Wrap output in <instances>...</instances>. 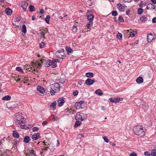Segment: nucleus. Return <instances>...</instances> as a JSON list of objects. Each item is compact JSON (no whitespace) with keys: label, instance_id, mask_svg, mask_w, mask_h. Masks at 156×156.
Listing matches in <instances>:
<instances>
[{"label":"nucleus","instance_id":"nucleus-1","mask_svg":"<svg viewBox=\"0 0 156 156\" xmlns=\"http://www.w3.org/2000/svg\"><path fill=\"white\" fill-rule=\"evenodd\" d=\"M134 133L138 136L142 137L145 135V131L146 130L145 128H143L140 125L135 126L133 129Z\"/></svg>","mask_w":156,"mask_h":156},{"label":"nucleus","instance_id":"nucleus-2","mask_svg":"<svg viewBox=\"0 0 156 156\" xmlns=\"http://www.w3.org/2000/svg\"><path fill=\"white\" fill-rule=\"evenodd\" d=\"M87 117V115L82 113L78 112L76 114L75 119L76 120H80L81 121L83 120Z\"/></svg>","mask_w":156,"mask_h":156},{"label":"nucleus","instance_id":"nucleus-3","mask_svg":"<svg viewBox=\"0 0 156 156\" xmlns=\"http://www.w3.org/2000/svg\"><path fill=\"white\" fill-rule=\"evenodd\" d=\"M64 50L63 49H60L56 51L55 53L56 56L58 58L62 59H63L65 56V54L64 52Z\"/></svg>","mask_w":156,"mask_h":156},{"label":"nucleus","instance_id":"nucleus-4","mask_svg":"<svg viewBox=\"0 0 156 156\" xmlns=\"http://www.w3.org/2000/svg\"><path fill=\"white\" fill-rule=\"evenodd\" d=\"M43 59H42L36 62L33 63L32 65L33 67L36 68H39L42 66V64H43Z\"/></svg>","mask_w":156,"mask_h":156},{"label":"nucleus","instance_id":"nucleus-5","mask_svg":"<svg viewBox=\"0 0 156 156\" xmlns=\"http://www.w3.org/2000/svg\"><path fill=\"white\" fill-rule=\"evenodd\" d=\"M19 124L21 125V128L23 129H27L30 128L29 127L25 125V121L23 118L20 121H19L18 122Z\"/></svg>","mask_w":156,"mask_h":156},{"label":"nucleus","instance_id":"nucleus-6","mask_svg":"<svg viewBox=\"0 0 156 156\" xmlns=\"http://www.w3.org/2000/svg\"><path fill=\"white\" fill-rule=\"evenodd\" d=\"M60 85L58 83H56L51 86V88L55 90L56 91H59L60 90Z\"/></svg>","mask_w":156,"mask_h":156},{"label":"nucleus","instance_id":"nucleus-7","mask_svg":"<svg viewBox=\"0 0 156 156\" xmlns=\"http://www.w3.org/2000/svg\"><path fill=\"white\" fill-rule=\"evenodd\" d=\"M95 82L94 80H91L90 78H88L86 80L85 84L88 86H90L93 84Z\"/></svg>","mask_w":156,"mask_h":156},{"label":"nucleus","instance_id":"nucleus-8","mask_svg":"<svg viewBox=\"0 0 156 156\" xmlns=\"http://www.w3.org/2000/svg\"><path fill=\"white\" fill-rule=\"evenodd\" d=\"M154 39V37L151 33L148 34L147 35V40L149 43L151 42Z\"/></svg>","mask_w":156,"mask_h":156},{"label":"nucleus","instance_id":"nucleus-9","mask_svg":"<svg viewBox=\"0 0 156 156\" xmlns=\"http://www.w3.org/2000/svg\"><path fill=\"white\" fill-rule=\"evenodd\" d=\"M65 101L63 98H59L58 100V105L59 107H60L63 105Z\"/></svg>","mask_w":156,"mask_h":156},{"label":"nucleus","instance_id":"nucleus-10","mask_svg":"<svg viewBox=\"0 0 156 156\" xmlns=\"http://www.w3.org/2000/svg\"><path fill=\"white\" fill-rule=\"evenodd\" d=\"M16 122H18L19 121H20L23 118L22 114L20 113H18L16 115Z\"/></svg>","mask_w":156,"mask_h":156},{"label":"nucleus","instance_id":"nucleus-11","mask_svg":"<svg viewBox=\"0 0 156 156\" xmlns=\"http://www.w3.org/2000/svg\"><path fill=\"white\" fill-rule=\"evenodd\" d=\"M32 138L34 140H37L40 138V134L39 133H35L32 135Z\"/></svg>","mask_w":156,"mask_h":156},{"label":"nucleus","instance_id":"nucleus-12","mask_svg":"<svg viewBox=\"0 0 156 156\" xmlns=\"http://www.w3.org/2000/svg\"><path fill=\"white\" fill-rule=\"evenodd\" d=\"M52 146H53V144H48L47 147H44V149L45 151H46L47 150V148H48V147L49 148L50 147V151L51 152H53L55 150V148H54V147H53L52 148H51V147H52Z\"/></svg>","mask_w":156,"mask_h":156},{"label":"nucleus","instance_id":"nucleus-13","mask_svg":"<svg viewBox=\"0 0 156 156\" xmlns=\"http://www.w3.org/2000/svg\"><path fill=\"white\" fill-rule=\"evenodd\" d=\"M28 6V3L26 2L22 3L21 7L23 8L24 11H26L27 8Z\"/></svg>","mask_w":156,"mask_h":156},{"label":"nucleus","instance_id":"nucleus-14","mask_svg":"<svg viewBox=\"0 0 156 156\" xmlns=\"http://www.w3.org/2000/svg\"><path fill=\"white\" fill-rule=\"evenodd\" d=\"M155 9V6L152 4H148L147 7V9H150L152 10L153 9Z\"/></svg>","mask_w":156,"mask_h":156},{"label":"nucleus","instance_id":"nucleus-15","mask_svg":"<svg viewBox=\"0 0 156 156\" xmlns=\"http://www.w3.org/2000/svg\"><path fill=\"white\" fill-rule=\"evenodd\" d=\"M53 63L52 61L51 60H47L44 63L45 67H48L51 65Z\"/></svg>","mask_w":156,"mask_h":156},{"label":"nucleus","instance_id":"nucleus-16","mask_svg":"<svg viewBox=\"0 0 156 156\" xmlns=\"http://www.w3.org/2000/svg\"><path fill=\"white\" fill-rule=\"evenodd\" d=\"M118 8H119V10L120 11H124L125 10V7H126V6H123L120 3H119L117 4Z\"/></svg>","mask_w":156,"mask_h":156},{"label":"nucleus","instance_id":"nucleus-17","mask_svg":"<svg viewBox=\"0 0 156 156\" xmlns=\"http://www.w3.org/2000/svg\"><path fill=\"white\" fill-rule=\"evenodd\" d=\"M12 10L9 8H8L5 10V12L8 15H11L12 13Z\"/></svg>","mask_w":156,"mask_h":156},{"label":"nucleus","instance_id":"nucleus-18","mask_svg":"<svg viewBox=\"0 0 156 156\" xmlns=\"http://www.w3.org/2000/svg\"><path fill=\"white\" fill-rule=\"evenodd\" d=\"M37 90L41 93L43 94L45 92L44 89L41 86H38L37 88Z\"/></svg>","mask_w":156,"mask_h":156},{"label":"nucleus","instance_id":"nucleus-19","mask_svg":"<svg viewBox=\"0 0 156 156\" xmlns=\"http://www.w3.org/2000/svg\"><path fill=\"white\" fill-rule=\"evenodd\" d=\"M12 135L15 138H18L20 137V135L15 130L12 131Z\"/></svg>","mask_w":156,"mask_h":156},{"label":"nucleus","instance_id":"nucleus-20","mask_svg":"<svg viewBox=\"0 0 156 156\" xmlns=\"http://www.w3.org/2000/svg\"><path fill=\"white\" fill-rule=\"evenodd\" d=\"M136 81L137 83H141L143 82V79L142 77L140 76L136 79Z\"/></svg>","mask_w":156,"mask_h":156},{"label":"nucleus","instance_id":"nucleus-21","mask_svg":"<svg viewBox=\"0 0 156 156\" xmlns=\"http://www.w3.org/2000/svg\"><path fill=\"white\" fill-rule=\"evenodd\" d=\"M56 101H54L50 105V107L51 109L54 110L56 108Z\"/></svg>","mask_w":156,"mask_h":156},{"label":"nucleus","instance_id":"nucleus-22","mask_svg":"<svg viewBox=\"0 0 156 156\" xmlns=\"http://www.w3.org/2000/svg\"><path fill=\"white\" fill-rule=\"evenodd\" d=\"M120 98H110V100L111 102H115V103L118 102L119 101Z\"/></svg>","mask_w":156,"mask_h":156},{"label":"nucleus","instance_id":"nucleus-23","mask_svg":"<svg viewBox=\"0 0 156 156\" xmlns=\"http://www.w3.org/2000/svg\"><path fill=\"white\" fill-rule=\"evenodd\" d=\"M30 141V138L29 136H26L24 137L23 142L26 144H27Z\"/></svg>","mask_w":156,"mask_h":156},{"label":"nucleus","instance_id":"nucleus-24","mask_svg":"<svg viewBox=\"0 0 156 156\" xmlns=\"http://www.w3.org/2000/svg\"><path fill=\"white\" fill-rule=\"evenodd\" d=\"M65 111L67 113H69L70 114H74V112L71 109H69L67 108L65 110Z\"/></svg>","mask_w":156,"mask_h":156},{"label":"nucleus","instance_id":"nucleus-25","mask_svg":"<svg viewBox=\"0 0 156 156\" xmlns=\"http://www.w3.org/2000/svg\"><path fill=\"white\" fill-rule=\"evenodd\" d=\"M11 98L10 96L7 95L3 97L2 98V99L3 100L9 101V100Z\"/></svg>","mask_w":156,"mask_h":156},{"label":"nucleus","instance_id":"nucleus-26","mask_svg":"<svg viewBox=\"0 0 156 156\" xmlns=\"http://www.w3.org/2000/svg\"><path fill=\"white\" fill-rule=\"evenodd\" d=\"M94 16L92 14H89L87 16V19L88 20L92 21L94 19Z\"/></svg>","mask_w":156,"mask_h":156},{"label":"nucleus","instance_id":"nucleus-27","mask_svg":"<svg viewBox=\"0 0 156 156\" xmlns=\"http://www.w3.org/2000/svg\"><path fill=\"white\" fill-rule=\"evenodd\" d=\"M85 76L87 77H91L94 76V74L91 72H88L86 73Z\"/></svg>","mask_w":156,"mask_h":156},{"label":"nucleus","instance_id":"nucleus-28","mask_svg":"<svg viewBox=\"0 0 156 156\" xmlns=\"http://www.w3.org/2000/svg\"><path fill=\"white\" fill-rule=\"evenodd\" d=\"M22 32L24 33V35L27 32V29L26 25L23 24L22 26L21 29Z\"/></svg>","mask_w":156,"mask_h":156},{"label":"nucleus","instance_id":"nucleus-29","mask_svg":"<svg viewBox=\"0 0 156 156\" xmlns=\"http://www.w3.org/2000/svg\"><path fill=\"white\" fill-rule=\"evenodd\" d=\"M95 93L101 96L102 95L103 92L100 89H98L95 91Z\"/></svg>","mask_w":156,"mask_h":156},{"label":"nucleus","instance_id":"nucleus-30","mask_svg":"<svg viewBox=\"0 0 156 156\" xmlns=\"http://www.w3.org/2000/svg\"><path fill=\"white\" fill-rule=\"evenodd\" d=\"M75 106L77 109L82 108V106H81L80 104L78 102L75 103Z\"/></svg>","mask_w":156,"mask_h":156},{"label":"nucleus","instance_id":"nucleus-31","mask_svg":"<svg viewBox=\"0 0 156 156\" xmlns=\"http://www.w3.org/2000/svg\"><path fill=\"white\" fill-rule=\"evenodd\" d=\"M137 33L136 32H135V31H133L132 32H131L129 35V38L130 37H133L135 36V34H136Z\"/></svg>","mask_w":156,"mask_h":156},{"label":"nucleus","instance_id":"nucleus-32","mask_svg":"<svg viewBox=\"0 0 156 156\" xmlns=\"http://www.w3.org/2000/svg\"><path fill=\"white\" fill-rule=\"evenodd\" d=\"M151 156H156V150L155 149H153L151 152Z\"/></svg>","mask_w":156,"mask_h":156},{"label":"nucleus","instance_id":"nucleus-33","mask_svg":"<svg viewBox=\"0 0 156 156\" xmlns=\"http://www.w3.org/2000/svg\"><path fill=\"white\" fill-rule=\"evenodd\" d=\"M122 34L120 33H118L116 35L117 38L120 40L122 39Z\"/></svg>","mask_w":156,"mask_h":156},{"label":"nucleus","instance_id":"nucleus-34","mask_svg":"<svg viewBox=\"0 0 156 156\" xmlns=\"http://www.w3.org/2000/svg\"><path fill=\"white\" fill-rule=\"evenodd\" d=\"M81 123V121L80 120H76V122L75 123L74 126L77 127L80 126Z\"/></svg>","mask_w":156,"mask_h":156},{"label":"nucleus","instance_id":"nucleus-35","mask_svg":"<svg viewBox=\"0 0 156 156\" xmlns=\"http://www.w3.org/2000/svg\"><path fill=\"white\" fill-rule=\"evenodd\" d=\"M147 18L145 16H143L140 18V20L142 22H145L147 20Z\"/></svg>","mask_w":156,"mask_h":156},{"label":"nucleus","instance_id":"nucleus-36","mask_svg":"<svg viewBox=\"0 0 156 156\" xmlns=\"http://www.w3.org/2000/svg\"><path fill=\"white\" fill-rule=\"evenodd\" d=\"M30 11V12H32L35 10V7L34 6L31 5L29 6Z\"/></svg>","mask_w":156,"mask_h":156},{"label":"nucleus","instance_id":"nucleus-37","mask_svg":"<svg viewBox=\"0 0 156 156\" xmlns=\"http://www.w3.org/2000/svg\"><path fill=\"white\" fill-rule=\"evenodd\" d=\"M50 17V16L47 15L45 19V21H46V23L48 24L49 23V21Z\"/></svg>","mask_w":156,"mask_h":156},{"label":"nucleus","instance_id":"nucleus-38","mask_svg":"<svg viewBox=\"0 0 156 156\" xmlns=\"http://www.w3.org/2000/svg\"><path fill=\"white\" fill-rule=\"evenodd\" d=\"M29 156H36V155L34 152V151L33 150L31 151L30 152L29 154Z\"/></svg>","mask_w":156,"mask_h":156},{"label":"nucleus","instance_id":"nucleus-39","mask_svg":"<svg viewBox=\"0 0 156 156\" xmlns=\"http://www.w3.org/2000/svg\"><path fill=\"white\" fill-rule=\"evenodd\" d=\"M16 70L22 73H23V71L22 69V68L20 67H18L16 68Z\"/></svg>","mask_w":156,"mask_h":156},{"label":"nucleus","instance_id":"nucleus-40","mask_svg":"<svg viewBox=\"0 0 156 156\" xmlns=\"http://www.w3.org/2000/svg\"><path fill=\"white\" fill-rule=\"evenodd\" d=\"M93 22L92 21H90L87 24V26L88 28H90L91 26L92 25Z\"/></svg>","mask_w":156,"mask_h":156},{"label":"nucleus","instance_id":"nucleus-41","mask_svg":"<svg viewBox=\"0 0 156 156\" xmlns=\"http://www.w3.org/2000/svg\"><path fill=\"white\" fill-rule=\"evenodd\" d=\"M54 90H54L53 89H52V88L51 87V89H50V92L51 95H55V93L57 92L56 91H55Z\"/></svg>","mask_w":156,"mask_h":156},{"label":"nucleus","instance_id":"nucleus-42","mask_svg":"<svg viewBox=\"0 0 156 156\" xmlns=\"http://www.w3.org/2000/svg\"><path fill=\"white\" fill-rule=\"evenodd\" d=\"M45 45V44L43 42H42L40 43L39 47L40 48H42Z\"/></svg>","mask_w":156,"mask_h":156},{"label":"nucleus","instance_id":"nucleus-43","mask_svg":"<svg viewBox=\"0 0 156 156\" xmlns=\"http://www.w3.org/2000/svg\"><path fill=\"white\" fill-rule=\"evenodd\" d=\"M66 49L68 53H69H69H71L72 51V49L70 47H66Z\"/></svg>","mask_w":156,"mask_h":156},{"label":"nucleus","instance_id":"nucleus-44","mask_svg":"<svg viewBox=\"0 0 156 156\" xmlns=\"http://www.w3.org/2000/svg\"><path fill=\"white\" fill-rule=\"evenodd\" d=\"M118 21L119 22H123L124 20L123 17L121 16H120L118 18Z\"/></svg>","mask_w":156,"mask_h":156},{"label":"nucleus","instance_id":"nucleus-45","mask_svg":"<svg viewBox=\"0 0 156 156\" xmlns=\"http://www.w3.org/2000/svg\"><path fill=\"white\" fill-rule=\"evenodd\" d=\"M143 12V9L141 8H139L138 10V13L139 14H141Z\"/></svg>","mask_w":156,"mask_h":156},{"label":"nucleus","instance_id":"nucleus-46","mask_svg":"<svg viewBox=\"0 0 156 156\" xmlns=\"http://www.w3.org/2000/svg\"><path fill=\"white\" fill-rule=\"evenodd\" d=\"M84 137L83 135V134H79L77 136V138L78 139H80L81 138Z\"/></svg>","mask_w":156,"mask_h":156},{"label":"nucleus","instance_id":"nucleus-47","mask_svg":"<svg viewBox=\"0 0 156 156\" xmlns=\"http://www.w3.org/2000/svg\"><path fill=\"white\" fill-rule=\"evenodd\" d=\"M112 15L113 16H116L118 15L117 12L116 11H113L112 12Z\"/></svg>","mask_w":156,"mask_h":156},{"label":"nucleus","instance_id":"nucleus-48","mask_svg":"<svg viewBox=\"0 0 156 156\" xmlns=\"http://www.w3.org/2000/svg\"><path fill=\"white\" fill-rule=\"evenodd\" d=\"M77 28L76 26H73V31L74 32H76L77 31Z\"/></svg>","mask_w":156,"mask_h":156},{"label":"nucleus","instance_id":"nucleus-49","mask_svg":"<svg viewBox=\"0 0 156 156\" xmlns=\"http://www.w3.org/2000/svg\"><path fill=\"white\" fill-rule=\"evenodd\" d=\"M104 140L106 143H108L109 142L108 139L107 138L106 136H104L103 137Z\"/></svg>","mask_w":156,"mask_h":156},{"label":"nucleus","instance_id":"nucleus-50","mask_svg":"<svg viewBox=\"0 0 156 156\" xmlns=\"http://www.w3.org/2000/svg\"><path fill=\"white\" fill-rule=\"evenodd\" d=\"M129 156H137V154L136 153L133 152L131 153H130V154H129Z\"/></svg>","mask_w":156,"mask_h":156},{"label":"nucleus","instance_id":"nucleus-51","mask_svg":"<svg viewBox=\"0 0 156 156\" xmlns=\"http://www.w3.org/2000/svg\"><path fill=\"white\" fill-rule=\"evenodd\" d=\"M32 130L33 131H37L39 130V128L38 127H34L33 128Z\"/></svg>","mask_w":156,"mask_h":156},{"label":"nucleus","instance_id":"nucleus-52","mask_svg":"<svg viewBox=\"0 0 156 156\" xmlns=\"http://www.w3.org/2000/svg\"><path fill=\"white\" fill-rule=\"evenodd\" d=\"M53 63H52V64L51 65V67L52 68H54L56 67L57 65L56 64H55V63L54 62H53Z\"/></svg>","mask_w":156,"mask_h":156},{"label":"nucleus","instance_id":"nucleus-53","mask_svg":"<svg viewBox=\"0 0 156 156\" xmlns=\"http://www.w3.org/2000/svg\"><path fill=\"white\" fill-rule=\"evenodd\" d=\"M78 93V91L77 90L74 91L73 93V94L74 96H76L77 95Z\"/></svg>","mask_w":156,"mask_h":156},{"label":"nucleus","instance_id":"nucleus-54","mask_svg":"<svg viewBox=\"0 0 156 156\" xmlns=\"http://www.w3.org/2000/svg\"><path fill=\"white\" fill-rule=\"evenodd\" d=\"M19 140H16L14 142L13 144L15 146H17L18 144L19 143Z\"/></svg>","mask_w":156,"mask_h":156},{"label":"nucleus","instance_id":"nucleus-55","mask_svg":"<svg viewBox=\"0 0 156 156\" xmlns=\"http://www.w3.org/2000/svg\"><path fill=\"white\" fill-rule=\"evenodd\" d=\"M130 10L129 9L127 10L126 11V14L128 15V16L129 17V14H130Z\"/></svg>","mask_w":156,"mask_h":156},{"label":"nucleus","instance_id":"nucleus-56","mask_svg":"<svg viewBox=\"0 0 156 156\" xmlns=\"http://www.w3.org/2000/svg\"><path fill=\"white\" fill-rule=\"evenodd\" d=\"M57 118H58V117L57 116L54 115V117H53V118L51 120L52 121H55L57 119Z\"/></svg>","mask_w":156,"mask_h":156},{"label":"nucleus","instance_id":"nucleus-57","mask_svg":"<svg viewBox=\"0 0 156 156\" xmlns=\"http://www.w3.org/2000/svg\"><path fill=\"white\" fill-rule=\"evenodd\" d=\"M144 154L146 156H150V154L147 151L145 152L144 153Z\"/></svg>","mask_w":156,"mask_h":156},{"label":"nucleus","instance_id":"nucleus-58","mask_svg":"<svg viewBox=\"0 0 156 156\" xmlns=\"http://www.w3.org/2000/svg\"><path fill=\"white\" fill-rule=\"evenodd\" d=\"M152 21L153 23H156V17H154L152 20Z\"/></svg>","mask_w":156,"mask_h":156},{"label":"nucleus","instance_id":"nucleus-59","mask_svg":"<svg viewBox=\"0 0 156 156\" xmlns=\"http://www.w3.org/2000/svg\"><path fill=\"white\" fill-rule=\"evenodd\" d=\"M40 13L41 14H43L44 13V10L43 9H40Z\"/></svg>","mask_w":156,"mask_h":156},{"label":"nucleus","instance_id":"nucleus-60","mask_svg":"<svg viewBox=\"0 0 156 156\" xmlns=\"http://www.w3.org/2000/svg\"><path fill=\"white\" fill-rule=\"evenodd\" d=\"M41 34L42 36V37L45 38V37L44 36V33L43 32H41Z\"/></svg>","mask_w":156,"mask_h":156},{"label":"nucleus","instance_id":"nucleus-61","mask_svg":"<svg viewBox=\"0 0 156 156\" xmlns=\"http://www.w3.org/2000/svg\"><path fill=\"white\" fill-rule=\"evenodd\" d=\"M78 102L80 104L81 106H82V105H83L84 103V101H78Z\"/></svg>","mask_w":156,"mask_h":156},{"label":"nucleus","instance_id":"nucleus-62","mask_svg":"<svg viewBox=\"0 0 156 156\" xmlns=\"http://www.w3.org/2000/svg\"><path fill=\"white\" fill-rule=\"evenodd\" d=\"M59 60H58V59H55L52 61L54 62L55 63H56V62H59Z\"/></svg>","mask_w":156,"mask_h":156},{"label":"nucleus","instance_id":"nucleus-63","mask_svg":"<svg viewBox=\"0 0 156 156\" xmlns=\"http://www.w3.org/2000/svg\"><path fill=\"white\" fill-rule=\"evenodd\" d=\"M47 122L46 121H43L42 123V124L43 125H45L46 124H47Z\"/></svg>","mask_w":156,"mask_h":156},{"label":"nucleus","instance_id":"nucleus-64","mask_svg":"<svg viewBox=\"0 0 156 156\" xmlns=\"http://www.w3.org/2000/svg\"><path fill=\"white\" fill-rule=\"evenodd\" d=\"M153 3L155 4H156V0H150Z\"/></svg>","mask_w":156,"mask_h":156}]
</instances>
